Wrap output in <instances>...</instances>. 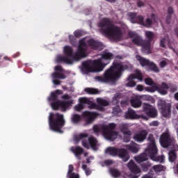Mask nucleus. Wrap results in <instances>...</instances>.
Listing matches in <instances>:
<instances>
[{
    "label": "nucleus",
    "instance_id": "nucleus-1",
    "mask_svg": "<svg viewBox=\"0 0 178 178\" xmlns=\"http://www.w3.org/2000/svg\"><path fill=\"white\" fill-rule=\"evenodd\" d=\"M87 43L83 39L79 40L77 50L73 55V48L70 46L64 47V54L65 56H58L57 57L58 63L73 64V62H79L81 59L87 58Z\"/></svg>",
    "mask_w": 178,
    "mask_h": 178
},
{
    "label": "nucleus",
    "instance_id": "nucleus-2",
    "mask_svg": "<svg viewBox=\"0 0 178 178\" xmlns=\"http://www.w3.org/2000/svg\"><path fill=\"white\" fill-rule=\"evenodd\" d=\"M100 31L112 40L120 41L123 37V32L120 27L113 25V22L109 18H103L99 23Z\"/></svg>",
    "mask_w": 178,
    "mask_h": 178
},
{
    "label": "nucleus",
    "instance_id": "nucleus-3",
    "mask_svg": "<svg viewBox=\"0 0 178 178\" xmlns=\"http://www.w3.org/2000/svg\"><path fill=\"white\" fill-rule=\"evenodd\" d=\"M113 59V54L106 51H102L101 58L92 61L82 63V66L88 72H102L105 66L109 65V60Z\"/></svg>",
    "mask_w": 178,
    "mask_h": 178
},
{
    "label": "nucleus",
    "instance_id": "nucleus-4",
    "mask_svg": "<svg viewBox=\"0 0 178 178\" xmlns=\"http://www.w3.org/2000/svg\"><path fill=\"white\" fill-rule=\"evenodd\" d=\"M124 72V67L122 63L114 62L104 73V76H96L95 79L100 83H111L116 81L118 79L122 77V74Z\"/></svg>",
    "mask_w": 178,
    "mask_h": 178
},
{
    "label": "nucleus",
    "instance_id": "nucleus-5",
    "mask_svg": "<svg viewBox=\"0 0 178 178\" xmlns=\"http://www.w3.org/2000/svg\"><path fill=\"white\" fill-rule=\"evenodd\" d=\"M147 140L149 143L145 150L146 154H147L148 156L154 162L165 163V156L163 154L158 156V147H156V143H155V138H154V135L149 134Z\"/></svg>",
    "mask_w": 178,
    "mask_h": 178
},
{
    "label": "nucleus",
    "instance_id": "nucleus-6",
    "mask_svg": "<svg viewBox=\"0 0 178 178\" xmlns=\"http://www.w3.org/2000/svg\"><path fill=\"white\" fill-rule=\"evenodd\" d=\"M116 124L110 123L108 125L102 124L100 127L94 125L93 131L95 133H103L104 137L109 141H115L118 138V132L115 131Z\"/></svg>",
    "mask_w": 178,
    "mask_h": 178
},
{
    "label": "nucleus",
    "instance_id": "nucleus-7",
    "mask_svg": "<svg viewBox=\"0 0 178 178\" xmlns=\"http://www.w3.org/2000/svg\"><path fill=\"white\" fill-rule=\"evenodd\" d=\"M66 122L65 121V117L63 114L59 113H50L49 115V126L50 130L52 131H56L57 133H61L62 129L65 126Z\"/></svg>",
    "mask_w": 178,
    "mask_h": 178
},
{
    "label": "nucleus",
    "instance_id": "nucleus-8",
    "mask_svg": "<svg viewBox=\"0 0 178 178\" xmlns=\"http://www.w3.org/2000/svg\"><path fill=\"white\" fill-rule=\"evenodd\" d=\"M74 140L76 143H79L82 140V145L84 148L90 149V147H91L94 151H97L98 140L94 136L88 137V134H79L74 136Z\"/></svg>",
    "mask_w": 178,
    "mask_h": 178
},
{
    "label": "nucleus",
    "instance_id": "nucleus-9",
    "mask_svg": "<svg viewBox=\"0 0 178 178\" xmlns=\"http://www.w3.org/2000/svg\"><path fill=\"white\" fill-rule=\"evenodd\" d=\"M106 154H109L111 156H119L123 162H127L130 159V154L126 149L109 147L106 149Z\"/></svg>",
    "mask_w": 178,
    "mask_h": 178
},
{
    "label": "nucleus",
    "instance_id": "nucleus-10",
    "mask_svg": "<svg viewBox=\"0 0 178 178\" xmlns=\"http://www.w3.org/2000/svg\"><path fill=\"white\" fill-rule=\"evenodd\" d=\"M175 143H176V139L170 135L169 130L162 133L160 136L159 143L163 148H169V147L175 145Z\"/></svg>",
    "mask_w": 178,
    "mask_h": 178
},
{
    "label": "nucleus",
    "instance_id": "nucleus-11",
    "mask_svg": "<svg viewBox=\"0 0 178 178\" xmlns=\"http://www.w3.org/2000/svg\"><path fill=\"white\" fill-rule=\"evenodd\" d=\"M128 35L129 38L132 39V42L135 44V45H138L139 47H142V51L145 54H148V49L147 47V45L145 44V42L143 38H141V36L138 35L136 32L134 31H129L128 33Z\"/></svg>",
    "mask_w": 178,
    "mask_h": 178
},
{
    "label": "nucleus",
    "instance_id": "nucleus-12",
    "mask_svg": "<svg viewBox=\"0 0 178 178\" xmlns=\"http://www.w3.org/2000/svg\"><path fill=\"white\" fill-rule=\"evenodd\" d=\"M158 108L163 118H170L172 116V104L166 103V101L159 99L158 101Z\"/></svg>",
    "mask_w": 178,
    "mask_h": 178
},
{
    "label": "nucleus",
    "instance_id": "nucleus-13",
    "mask_svg": "<svg viewBox=\"0 0 178 178\" xmlns=\"http://www.w3.org/2000/svg\"><path fill=\"white\" fill-rule=\"evenodd\" d=\"M143 112L148 118L155 119L158 116V111L154 106L144 103L143 106Z\"/></svg>",
    "mask_w": 178,
    "mask_h": 178
},
{
    "label": "nucleus",
    "instance_id": "nucleus-14",
    "mask_svg": "<svg viewBox=\"0 0 178 178\" xmlns=\"http://www.w3.org/2000/svg\"><path fill=\"white\" fill-rule=\"evenodd\" d=\"M151 19L147 18L145 21H144V17L143 16L139 17V24H140V26H144V27H147V29H149V27H151V26H152L153 24L152 21L154 23H158V16L152 13L151 14Z\"/></svg>",
    "mask_w": 178,
    "mask_h": 178
},
{
    "label": "nucleus",
    "instance_id": "nucleus-15",
    "mask_svg": "<svg viewBox=\"0 0 178 178\" xmlns=\"http://www.w3.org/2000/svg\"><path fill=\"white\" fill-rule=\"evenodd\" d=\"M82 115L83 118H86V124H91L98 115V113L91 111H84L82 113Z\"/></svg>",
    "mask_w": 178,
    "mask_h": 178
},
{
    "label": "nucleus",
    "instance_id": "nucleus-16",
    "mask_svg": "<svg viewBox=\"0 0 178 178\" xmlns=\"http://www.w3.org/2000/svg\"><path fill=\"white\" fill-rule=\"evenodd\" d=\"M88 44L91 49H94L95 51H102V49H104V44H102V42L94 39H90L88 41Z\"/></svg>",
    "mask_w": 178,
    "mask_h": 178
},
{
    "label": "nucleus",
    "instance_id": "nucleus-17",
    "mask_svg": "<svg viewBox=\"0 0 178 178\" xmlns=\"http://www.w3.org/2000/svg\"><path fill=\"white\" fill-rule=\"evenodd\" d=\"M147 136H148V132L143 129L135 134L133 136V139L134 141H136V143H143L147 138Z\"/></svg>",
    "mask_w": 178,
    "mask_h": 178
},
{
    "label": "nucleus",
    "instance_id": "nucleus-18",
    "mask_svg": "<svg viewBox=\"0 0 178 178\" xmlns=\"http://www.w3.org/2000/svg\"><path fill=\"white\" fill-rule=\"evenodd\" d=\"M145 37L147 40H144L146 47L147 48V54H151V42L154 40V33L152 31H147L145 32Z\"/></svg>",
    "mask_w": 178,
    "mask_h": 178
},
{
    "label": "nucleus",
    "instance_id": "nucleus-19",
    "mask_svg": "<svg viewBox=\"0 0 178 178\" xmlns=\"http://www.w3.org/2000/svg\"><path fill=\"white\" fill-rule=\"evenodd\" d=\"M127 166L128 169H129L131 173H133V175H140V173H141V169L139 168L138 165L136 164L133 160L129 161Z\"/></svg>",
    "mask_w": 178,
    "mask_h": 178
},
{
    "label": "nucleus",
    "instance_id": "nucleus-20",
    "mask_svg": "<svg viewBox=\"0 0 178 178\" xmlns=\"http://www.w3.org/2000/svg\"><path fill=\"white\" fill-rule=\"evenodd\" d=\"M124 147L127 148L128 151H130V152H132L133 154H137V152L140 151L138 144L136 143L134 141L131 142V143L129 145H124Z\"/></svg>",
    "mask_w": 178,
    "mask_h": 178
},
{
    "label": "nucleus",
    "instance_id": "nucleus-21",
    "mask_svg": "<svg viewBox=\"0 0 178 178\" xmlns=\"http://www.w3.org/2000/svg\"><path fill=\"white\" fill-rule=\"evenodd\" d=\"M124 118L128 120H134V119L138 118V115L134 110L128 108L127 111L124 113Z\"/></svg>",
    "mask_w": 178,
    "mask_h": 178
},
{
    "label": "nucleus",
    "instance_id": "nucleus-22",
    "mask_svg": "<svg viewBox=\"0 0 178 178\" xmlns=\"http://www.w3.org/2000/svg\"><path fill=\"white\" fill-rule=\"evenodd\" d=\"M168 90H169V86L165 82H162L161 86H157L156 91L161 94V95H166Z\"/></svg>",
    "mask_w": 178,
    "mask_h": 178
},
{
    "label": "nucleus",
    "instance_id": "nucleus-23",
    "mask_svg": "<svg viewBox=\"0 0 178 178\" xmlns=\"http://www.w3.org/2000/svg\"><path fill=\"white\" fill-rule=\"evenodd\" d=\"M79 99L81 100V102L83 104V106L84 105L86 104V105H90L89 108L90 109H94V108H95V103H94L90 99L87 97H81Z\"/></svg>",
    "mask_w": 178,
    "mask_h": 178
},
{
    "label": "nucleus",
    "instance_id": "nucleus-24",
    "mask_svg": "<svg viewBox=\"0 0 178 178\" xmlns=\"http://www.w3.org/2000/svg\"><path fill=\"white\" fill-rule=\"evenodd\" d=\"M73 105V100L69 101H61L60 102V108L63 112H66L67 111V108L72 106Z\"/></svg>",
    "mask_w": 178,
    "mask_h": 178
},
{
    "label": "nucleus",
    "instance_id": "nucleus-25",
    "mask_svg": "<svg viewBox=\"0 0 178 178\" xmlns=\"http://www.w3.org/2000/svg\"><path fill=\"white\" fill-rule=\"evenodd\" d=\"M71 151L73 152V154H74L76 158H79V156L82 155V154L84 152V149L80 146H76L71 147Z\"/></svg>",
    "mask_w": 178,
    "mask_h": 178
},
{
    "label": "nucleus",
    "instance_id": "nucleus-26",
    "mask_svg": "<svg viewBox=\"0 0 178 178\" xmlns=\"http://www.w3.org/2000/svg\"><path fill=\"white\" fill-rule=\"evenodd\" d=\"M62 94V91L59 89L55 90V92H52L51 93V96L48 98L49 101L54 102L58 100V95H60Z\"/></svg>",
    "mask_w": 178,
    "mask_h": 178
},
{
    "label": "nucleus",
    "instance_id": "nucleus-27",
    "mask_svg": "<svg viewBox=\"0 0 178 178\" xmlns=\"http://www.w3.org/2000/svg\"><path fill=\"white\" fill-rule=\"evenodd\" d=\"M129 17L130 18V20L131 22V23H138V24H140V17H142L141 15H138L137 16V13H129Z\"/></svg>",
    "mask_w": 178,
    "mask_h": 178
},
{
    "label": "nucleus",
    "instance_id": "nucleus-28",
    "mask_svg": "<svg viewBox=\"0 0 178 178\" xmlns=\"http://www.w3.org/2000/svg\"><path fill=\"white\" fill-rule=\"evenodd\" d=\"M134 159L138 163H142V162L148 161V155H147L146 153H142L139 156H135Z\"/></svg>",
    "mask_w": 178,
    "mask_h": 178
},
{
    "label": "nucleus",
    "instance_id": "nucleus-29",
    "mask_svg": "<svg viewBox=\"0 0 178 178\" xmlns=\"http://www.w3.org/2000/svg\"><path fill=\"white\" fill-rule=\"evenodd\" d=\"M137 60L140 63V65L144 67V66H148L149 65V63L151 62L147 58H144L141 57V56L137 55L136 56Z\"/></svg>",
    "mask_w": 178,
    "mask_h": 178
},
{
    "label": "nucleus",
    "instance_id": "nucleus-30",
    "mask_svg": "<svg viewBox=\"0 0 178 178\" xmlns=\"http://www.w3.org/2000/svg\"><path fill=\"white\" fill-rule=\"evenodd\" d=\"M131 105L133 108H140L143 105V102L138 97H135L131 99Z\"/></svg>",
    "mask_w": 178,
    "mask_h": 178
},
{
    "label": "nucleus",
    "instance_id": "nucleus-31",
    "mask_svg": "<svg viewBox=\"0 0 178 178\" xmlns=\"http://www.w3.org/2000/svg\"><path fill=\"white\" fill-rule=\"evenodd\" d=\"M135 79L143 81V74L140 72H136V74H131L129 76V80H134Z\"/></svg>",
    "mask_w": 178,
    "mask_h": 178
},
{
    "label": "nucleus",
    "instance_id": "nucleus-32",
    "mask_svg": "<svg viewBox=\"0 0 178 178\" xmlns=\"http://www.w3.org/2000/svg\"><path fill=\"white\" fill-rule=\"evenodd\" d=\"M147 67H149V69H150V70L154 73H159V67H158V65H156V64L152 61L149 63Z\"/></svg>",
    "mask_w": 178,
    "mask_h": 178
},
{
    "label": "nucleus",
    "instance_id": "nucleus-33",
    "mask_svg": "<svg viewBox=\"0 0 178 178\" xmlns=\"http://www.w3.org/2000/svg\"><path fill=\"white\" fill-rule=\"evenodd\" d=\"M84 91L85 92L89 94L90 95H97V94H99V90L94 88H86L84 89Z\"/></svg>",
    "mask_w": 178,
    "mask_h": 178
},
{
    "label": "nucleus",
    "instance_id": "nucleus-34",
    "mask_svg": "<svg viewBox=\"0 0 178 178\" xmlns=\"http://www.w3.org/2000/svg\"><path fill=\"white\" fill-rule=\"evenodd\" d=\"M71 120L72 123L77 124V123H80V122H81V115L79 114H74L72 116Z\"/></svg>",
    "mask_w": 178,
    "mask_h": 178
},
{
    "label": "nucleus",
    "instance_id": "nucleus-35",
    "mask_svg": "<svg viewBox=\"0 0 178 178\" xmlns=\"http://www.w3.org/2000/svg\"><path fill=\"white\" fill-rule=\"evenodd\" d=\"M121 132L124 136H131V131L129 130V128H127V125L126 124H122L121 126Z\"/></svg>",
    "mask_w": 178,
    "mask_h": 178
},
{
    "label": "nucleus",
    "instance_id": "nucleus-36",
    "mask_svg": "<svg viewBox=\"0 0 178 178\" xmlns=\"http://www.w3.org/2000/svg\"><path fill=\"white\" fill-rule=\"evenodd\" d=\"M173 8L169 7L168 9V15L165 19L167 24H170V19H172V15H173Z\"/></svg>",
    "mask_w": 178,
    "mask_h": 178
},
{
    "label": "nucleus",
    "instance_id": "nucleus-37",
    "mask_svg": "<svg viewBox=\"0 0 178 178\" xmlns=\"http://www.w3.org/2000/svg\"><path fill=\"white\" fill-rule=\"evenodd\" d=\"M51 76L53 79H60V80L66 79V75H64L62 72H54Z\"/></svg>",
    "mask_w": 178,
    "mask_h": 178
},
{
    "label": "nucleus",
    "instance_id": "nucleus-38",
    "mask_svg": "<svg viewBox=\"0 0 178 178\" xmlns=\"http://www.w3.org/2000/svg\"><path fill=\"white\" fill-rule=\"evenodd\" d=\"M97 103L98 104V105H101L102 106H108L109 105V102L102 98H97Z\"/></svg>",
    "mask_w": 178,
    "mask_h": 178
},
{
    "label": "nucleus",
    "instance_id": "nucleus-39",
    "mask_svg": "<svg viewBox=\"0 0 178 178\" xmlns=\"http://www.w3.org/2000/svg\"><path fill=\"white\" fill-rule=\"evenodd\" d=\"M152 169L154 170V172H156L158 173L159 172H163V170H165L166 168H165V166L161 164H159V165H154L152 167Z\"/></svg>",
    "mask_w": 178,
    "mask_h": 178
},
{
    "label": "nucleus",
    "instance_id": "nucleus-40",
    "mask_svg": "<svg viewBox=\"0 0 178 178\" xmlns=\"http://www.w3.org/2000/svg\"><path fill=\"white\" fill-rule=\"evenodd\" d=\"M151 165H152L151 163L147 161L146 163H141L140 166L143 172H148V170H149V168H151Z\"/></svg>",
    "mask_w": 178,
    "mask_h": 178
},
{
    "label": "nucleus",
    "instance_id": "nucleus-41",
    "mask_svg": "<svg viewBox=\"0 0 178 178\" xmlns=\"http://www.w3.org/2000/svg\"><path fill=\"white\" fill-rule=\"evenodd\" d=\"M110 173L113 176V177L118 178L120 177L121 173L120 171L118 169L112 168L110 170Z\"/></svg>",
    "mask_w": 178,
    "mask_h": 178
},
{
    "label": "nucleus",
    "instance_id": "nucleus-42",
    "mask_svg": "<svg viewBox=\"0 0 178 178\" xmlns=\"http://www.w3.org/2000/svg\"><path fill=\"white\" fill-rule=\"evenodd\" d=\"M176 158H177V155H176V152H175V150L170 151L169 152L170 162H175V161H176Z\"/></svg>",
    "mask_w": 178,
    "mask_h": 178
},
{
    "label": "nucleus",
    "instance_id": "nucleus-43",
    "mask_svg": "<svg viewBox=\"0 0 178 178\" xmlns=\"http://www.w3.org/2000/svg\"><path fill=\"white\" fill-rule=\"evenodd\" d=\"M158 90V85L156 83H154L151 87H146L145 90L148 92H155Z\"/></svg>",
    "mask_w": 178,
    "mask_h": 178
},
{
    "label": "nucleus",
    "instance_id": "nucleus-44",
    "mask_svg": "<svg viewBox=\"0 0 178 178\" xmlns=\"http://www.w3.org/2000/svg\"><path fill=\"white\" fill-rule=\"evenodd\" d=\"M60 100H57L51 103V107L53 108L54 111H58L59 108H60Z\"/></svg>",
    "mask_w": 178,
    "mask_h": 178
},
{
    "label": "nucleus",
    "instance_id": "nucleus-45",
    "mask_svg": "<svg viewBox=\"0 0 178 178\" xmlns=\"http://www.w3.org/2000/svg\"><path fill=\"white\" fill-rule=\"evenodd\" d=\"M74 109L77 112H81V111H83V109H84V104H83L80 99H79V104L75 106Z\"/></svg>",
    "mask_w": 178,
    "mask_h": 178
},
{
    "label": "nucleus",
    "instance_id": "nucleus-46",
    "mask_svg": "<svg viewBox=\"0 0 178 178\" xmlns=\"http://www.w3.org/2000/svg\"><path fill=\"white\" fill-rule=\"evenodd\" d=\"M128 82L126 83L127 87H136V81H133V79H129V76L127 78Z\"/></svg>",
    "mask_w": 178,
    "mask_h": 178
},
{
    "label": "nucleus",
    "instance_id": "nucleus-47",
    "mask_svg": "<svg viewBox=\"0 0 178 178\" xmlns=\"http://www.w3.org/2000/svg\"><path fill=\"white\" fill-rule=\"evenodd\" d=\"M69 40L71 45H76V42H77V40H76V38L73 35H69Z\"/></svg>",
    "mask_w": 178,
    "mask_h": 178
},
{
    "label": "nucleus",
    "instance_id": "nucleus-48",
    "mask_svg": "<svg viewBox=\"0 0 178 178\" xmlns=\"http://www.w3.org/2000/svg\"><path fill=\"white\" fill-rule=\"evenodd\" d=\"M82 169L85 171L86 176H90V175H91V170H90V168H87V165L83 164Z\"/></svg>",
    "mask_w": 178,
    "mask_h": 178
},
{
    "label": "nucleus",
    "instance_id": "nucleus-49",
    "mask_svg": "<svg viewBox=\"0 0 178 178\" xmlns=\"http://www.w3.org/2000/svg\"><path fill=\"white\" fill-rule=\"evenodd\" d=\"M145 83L147 84V86H154V84H155L151 78H146L145 79Z\"/></svg>",
    "mask_w": 178,
    "mask_h": 178
},
{
    "label": "nucleus",
    "instance_id": "nucleus-50",
    "mask_svg": "<svg viewBox=\"0 0 178 178\" xmlns=\"http://www.w3.org/2000/svg\"><path fill=\"white\" fill-rule=\"evenodd\" d=\"M73 170H74V167H73V165H69L67 176H69L70 175H73V173H74L73 172Z\"/></svg>",
    "mask_w": 178,
    "mask_h": 178
},
{
    "label": "nucleus",
    "instance_id": "nucleus-51",
    "mask_svg": "<svg viewBox=\"0 0 178 178\" xmlns=\"http://www.w3.org/2000/svg\"><path fill=\"white\" fill-rule=\"evenodd\" d=\"M131 138V135H124L123 141L124 143H129Z\"/></svg>",
    "mask_w": 178,
    "mask_h": 178
},
{
    "label": "nucleus",
    "instance_id": "nucleus-52",
    "mask_svg": "<svg viewBox=\"0 0 178 178\" xmlns=\"http://www.w3.org/2000/svg\"><path fill=\"white\" fill-rule=\"evenodd\" d=\"M159 66L161 69H163V67L168 66V62H166V60H161L159 63Z\"/></svg>",
    "mask_w": 178,
    "mask_h": 178
},
{
    "label": "nucleus",
    "instance_id": "nucleus-53",
    "mask_svg": "<svg viewBox=\"0 0 178 178\" xmlns=\"http://www.w3.org/2000/svg\"><path fill=\"white\" fill-rule=\"evenodd\" d=\"M81 35H83V34L81 33V32L80 31H75L74 32V36L76 38H79V37H81Z\"/></svg>",
    "mask_w": 178,
    "mask_h": 178
},
{
    "label": "nucleus",
    "instance_id": "nucleus-54",
    "mask_svg": "<svg viewBox=\"0 0 178 178\" xmlns=\"http://www.w3.org/2000/svg\"><path fill=\"white\" fill-rule=\"evenodd\" d=\"M93 109H97V111H101L102 112H103V111H104L105 108H104V106L102 105H97L95 104V106L94 107Z\"/></svg>",
    "mask_w": 178,
    "mask_h": 178
},
{
    "label": "nucleus",
    "instance_id": "nucleus-55",
    "mask_svg": "<svg viewBox=\"0 0 178 178\" xmlns=\"http://www.w3.org/2000/svg\"><path fill=\"white\" fill-rule=\"evenodd\" d=\"M165 42H166V38L161 39V40L160 41V47H161V48H165L166 47V45L165 44Z\"/></svg>",
    "mask_w": 178,
    "mask_h": 178
},
{
    "label": "nucleus",
    "instance_id": "nucleus-56",
    "mask_svg": "<svg viewBox=\"0 0 178 178\" xmlns=\"http://www.w3.org/2000/svg\"><path fill=\"white\" fill-rule=\"evenodd\" d=\"M62 99H64L65 101L69 100L72 99V96L69 95L68 94H65L61 97Z\"/></svg>",
    "mask_w": 178,
    "mask_h": 178
},
{
    "label": "nucleus",
    "instance_id": "nucleus-57",
    "mask_svg": "<svg viewBox=\"0 0 178 178\" xmlns=\"http://www.w3.org/2000/svg\"><path fill=\"white\" fill-rule=\"evenodd\" d=\"M68 178H80V175H79V174H76V173H72L70 174V175H67Z\"/></svg>",
    "mask_w": 178,
    "mask_h": 178
},
{
    "label": "nucleus",
    "instance_id": "nucleus-58",
    "mask_svg": "<svg viewBox=\"0 0 178 178\" xmlns=\"http://www.w3.org/2000/svg\"><path fill=\"white\" fill-rule=\"evenodd\" d=\"M104 165H106V166H111V165H112L113 163V161L112 160H106L104 162Z\"/></svg>",
    "mask_w": 178,
    "mask_h": 178
},
{
    "label": "nucleus",
    "instance_id": "nucleus-59",
    "mask_svg": "<svg viewBox=\"0 0 178 178\" xmlns=\"http://www.w3.org/2000/svg\"><path fill=\"white\" fill-rule=\"evenodd\" d=\"M143 98L145 99V101H154V97L149 95H144Z\"/></svg>",
    "mask_w": 178,
    "mask_h": 178
},
{
    "label": "nucleus",
    "instance_id": "nucleus-60",
    "mask_svg": "<svg viewBox=\"0 0 178 178\" xmlns=\"http://www.w3.org/2000/svg\"><path fill=\"white\" fill-rule=\"evenodd\" d=\"M54 70L56 72H63V68L60 65H57L55 67Z\"/></svg>",
    "mask_w": 178,
    "mask_h": 178
},
{
    "label": "nucleus",
    "instance_id": "nucleus-61",
    "mask_svg": "<svg viewBox=\"0 0 178 178\" xmlns=\"http://www.w3.org/2000/svg\"><path fill=\"white\" fill-rule=\"evenodd\" d=\"M136 90H138V91H143L144 90V86H143L142 85H138Z\"/></svg>",
    "mask_w": 178,
    "mask_h": 178
},
{
    "label": "nucleus",
    "instance_id": "nucleus-62",
    "mask_svg": "<svg viewBox=\"0 0 178 178\" xmlns=\"http://www.w3.org/2000/svg\"><path fill=\"white\" fill-rule=\"evenodd\" d=\"M150 125L156 127L159 125V122H158V121H153L150 123Z\"/></svg>",
    "mask_w": 178,
    "mask_h": 178
},
{
    "label": "nucleus",
    "instance_id": "nucleus-63",
    "mask_svg": "<svg viewBox=\"0 0 178 178\" xmlns=\"http://www.w3.org/2000/svg\"><path fill=\"white\" fill-rule=\"evenodd\" d=\"M53 83L55 86H60V81L58 80V79H54L53 81Z\"/></svg>",
    "mask_w": 178,
    "mask_h": 178
},
{
    "label": "nucleus",
    "instance_id": "nucleus-64",
    "mask_svg": "<svg viewBox=\"0 0 178 178\" xmlns=\"http://www.w3.org/2000/svg\"><path fill=\"white\" fill-rule=\"evenodd\" d=\"M144 6V3L143 1H138V6L139 8H141V6Z\"/></svg>",
    "mask_w": 178,
    "mask_h": 178
}]
</instances>
